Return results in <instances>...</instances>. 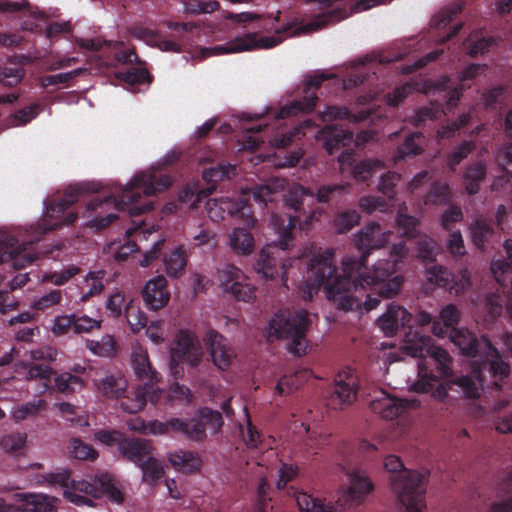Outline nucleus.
Returning a JSON list of instances; mask_svg holds the SVG:
<instances>
[{"label":"nucleus","mask_w":512,"mask_h":512,"mask_svg":"<svg viewBox=\"0 0 512 512\" xmlns=\"http://www.w3.org/2000/svg\"><path fill=\"white\" fill-rule=\"evenodd\" d=\"M421 132L409 134L404 142L397 148L394 156L395 160H402L407 156H416L422 152L421 142L423 140Z\"/></svg>","instance_id":"nucleus-44"},{"label":"nucleus","mask_w":512,"mask_h":512,"mask_svg":"<svg viewBox=\"0 0 512 512\" xmlns=\"http://www.w3.org/2000/svg\"><path fill=\"white\" fill-rule=\"evenodd\" d=\"M505 257L494 259L491 263V271L497 280L501 284V276L512 270V240L507 239L503 244Z\"/></svg>","instance_id":"nucleus-45"},{"label":"nucleus","mask_w":512,"mask_h":512,"mask_svg":"<svg viewBox=\"0 0 512 512\" xmlns=\"http://www.w3.org/2000/svg\"><path fill=\"white\" fill-rule=\"evenodd\" d=\"M196 415L190 419L171 418L162 422V434L176 433L190 441L203 442L207 437L206 426L213 434H218L224 425L222 414L210 407L199 408Z\"/></svg>","instance_id":"nucleus-10"},{"label":"nucleus","mask_w":512,"mask_h":512,"mask_svg":"<svg viewBox=\"0 0 512 512\" xmlns=\"http://www.w3.org/2000/svg\"><path fill=\"white\" fill-rule=\"evenodd\" d=\"M296 502L300 512H335L332 506L304 492L297 495Z\"/></svg>","instance_id":"nucleus-47"},{"label":"nucleus","mask_w":512,"mask_h":512,"mask_svg":"<svg viewBox=\"0 0 512 512\" xmlns=\"http://www.w3.org/2000/svg\"><path fill=\"white\" fill-rule=\"evenodd\" d=\"M142 471L143 482L154 485L160 479V463L151 455L138 465Z\"/></svg>","instance_id":"nucleus-53"},{"label":"nucleus","mask_w":512,"mask_h":512,"mask_svg":"<svg viewBox=\"0 0 512 512\" xmlns=\"http://www.w3.org/2000/svg\"><path fill=\"white\" fill-rule=\"evenodd\" d=\"M409 407L407 400L391 397L383 394L381 398L371 402V409L374 413L381 415L387 420H394L401 416Z\"/></svg>","instance_id":"nucleus-30"},{"label":"nucleus","mask_w":512,"mask_h":512,"mask_svg":"<svg viewBox=\"0 0 512 512\" xmlns=\"http://www.w3.org/2000/svg\"><path fill=\"white\" fill-rule=\"evenodd\" d=\"M42 480H38L37 483H48L50 485H59L62 488L69 489L71 485V472L67 469H64L60 472L49 473L47 475L41 476Z\"/></svg>","instance_id":"nucleus-62"},{"label":"nucleus","mask_w":512,"mask_h":512,"mask_svg":"<svg viewBox=\"0 0 512 512\" xmlns=\"http://www.w3.org/2000/svg\"><path fill=\"white\" fill-rule=\"evenodd\" d=\"M496 159L505 174L494 179L491 185L492 190H498L500 187H503L504 183L509 180L508 175L512 178V171L505 168V165H512V143L503 145L498 150Z\"/></svg>","instance_id":"nucleus-41"},{"label":"nucleus","mask_w":512,"mask_h":512,"mask_svg":"<svg viewBox=\"0 0 512 512\" xmlns=\"http://www.w3.org/2000/svg\"><path fill=\"white\" fill-rule=\"evenodd\" d=\"M203 349L198 338L187 330H181L176 337L175 345L171 348L170 373L174 379L184 374L183 364L192 367L200 364Z\"/></svg>","instance_id":"nucleus-12"},{"label":"nucleus","mask_w":512,"mask_h":512,"mask_svg":"<svg viewBox=\"0 0 512 512\" xmlns=\"http://www.w3.org/2000/svg\"><path fill=\"white\" fill-rule=\"evenodd\" d=\"M125 318L133 333H138L143 328L146 329V335L156 344L160 343V326L159 320L152 321L147 326L148 318L138 306L133 305L132 302L125 306Z\"/></svg>","instance_id":"nucleus-24"},{"label":"nucleus","mask_w":512,"mask_h":512,"mask_svg":"<svg viewBox=\"0 0 512 512\" xmlns=\"http://www.w3.org/2000/svg\"><path fill=\"white\" fill-rule=\"evenodd\" d=\"M71 455L79 460H94L97 458V451L80 439H72L70 442Z\"/></svg>","instance_id":"nucleus-56"},{"label":"nucleus","mask_w":512,"mask_h":512,"mask_svg":"<svg viewBox=\"0 0 512 512\" xmlns=\"http://www.w3.org/2000/svg\"><path fill=\"white\" fill-rule=\"evenodd\" d=\"M311 376L309 369H300L291 375L281 377L275 387V393L280 396L288 395L297 390Z\"/></svg>","instance_id":"nucleus-35"},{"label":"nucleus","mask_w":512,"mask_h":512,"mask_svg":"<svg viewBox=\"0 0 512 512\" xmlns=\"http://www.w3.org/2000/svg\"><path fill=\"white\" fill-rule=\"evenodd\" d=\"M141 294L148 310H160V275L150 279L143 287Z\"/></svg>","instance_id":"nucleus-43"},{"label":"nucleus","mask_w":512,"mask_h":512,"mask_svg":"<svg viewBox=\"0 0 512 512\" xmlns=\"http://www.w3.org/2000/svg\"><path fill=\"white\" fill-rule=\"evenodd\" d=\"M27 440L26 433L17 432L11 433L4 436L1 439L0 445L1 447L9 453H14L22 450L25 447Z\"/></svg>","instance_id":"nucleus-60"},{"label":"nucleus","mask_w":512,"mask_h":512,"mask_svg":"<svg viewBox=\"0 0 512 512\" xmlns=\"http://www.w3.org/2000/svg\"><path fill=\"white\" fill-rule=\"evenodd\" d=\"M159 185L160 181L155 174L139 172L126 186L116 184L109 196L93 197L87 203L89 216L109 206H113L119 212H127L130 217L139 216L152 209V203L146 198L156 194Z\"/></svg>","instance_id":"nucleus-3"},{"label":"nucleus","mask_w":512,"mask_h":512,"mask_svg":"<svg viewBox=\"0 0 512 512\" xmlns=\"http://www.w3.org/2000/svg\"><path fill=\"white\" fill-rule=\"evenodd\" d=\"M54 375L55 371L48 364H33L28 368L26 378L28 380H39L37 391L39 394H43L53 388L52 377Z\"/></svg>","instance_id":"nucleus-38"},{"label":"nucleus","mask_w":512,"mask_h":512,"mask_svg":"<svg viewBox=\"0 0 512 512\" xmlns=\"http://www.w3.org/2000/svg\"><path fill=\"white\" fill-rule=\"evenodd\" d=\"M348 477L350 486L337 501L341 507L359 505L373 490V483L365 472L356 470L349 473Z\"/></svg>","instance_id":"nucleus-20"},{"label":"nucleus","mask_w":512,"mask_h":512,"mask_svg":"<svg viewBox=\"0 0 512 512\" xmlns=\"http://www.w3.org/2000/svg\"><path fill=\"white\" fill-rule=\"evenodd\" d=\"M432 344V339L428 335H422L418 331L411 330L406 334L403 350L415 358L426 357Z\"/></svg>","instance_id":"nucleus-33"},{"label":"nucleus","mask_w":512,"mask_h":512,"mask_svg":"<svg viewBox=\"0 0 512 512\" xmlns=\"http://www.w3.org/2000/svg\"><path fill=\"white\" fill-rule=\"evenodd\" d=\"M347 17V11L343 8H334L313 17L308 23L301 27H296L294 23H287L281 29L276 30L274 36L257 37L256 34H247L221 45H216L207 49L211 54H228L250 51L256 48H272L280 44L284 37L282 34L297 35L302 33H311L327 27L329 24L337 23Z\"/></svg>","instance_id":"nucleus-4"},{"label":"nucleus","mask_w":512,"mask_h":512,"mask_svg":"<svg viewBox=\"0 0 512 512\" xmlns=\"http://www.w3.org/2000/svg\"><path fill=\"white\" fill-rule=\"evenodd\" d=\"M438 252V247L436 242L429 238L423 237L420 238L417 242V257L421 258L426 262L432 263L435 260V257Z\"/></svg>","instance_id":"nucleus-59"},{"label":"nucleus","mask_w":512,"mask_h":512,"mask_svg":"<svg viewBox=\"0 0 512 512\" xmlns=\"http://www.w3.org/2000/svg\"><path fill=\"white\" fill-rule=\"evenodd\" d=\"M120 408L130 414L137 413L142 410L146 403L150 401L157 404L160 400V391L158 387H152L143 384L135 390L126 391L118 398Z\"/></svg>","instance_id":"nucleus-18"},{"label":"nucleus","mask_w":512,"mask_h":512,"mask_svg":"<svg viewBox=\"0 0 512 512\" xmlns=\"http://www.w3.org/2000/svg\"><path fill=\"white\" fill-rule=\"evenodd\" d=\"M499 489L500 491H504L507 494V497L495 502L491 506L490 512H512V470L503 480Z\"/></svg>","instance_id":"nucleus-52"},{"label":"nucleus","mask_w":512,"mask_h":512,"mask_svg":"<svg viewBox=\"0 0 512 512\" xmlns=\"http://www.w3.org/2000/svg\"><path fill=\"white\" fill-rule=\"evenodd\" d=\"M118 451L123 458L137 466L151 455L149 442L141 438L124 437L119 443Z\"/></svg>","instance_id":"nucleus-29"},{"label":"nucleus","mask_w":512,"mask_h":512,"mask_svg":"<svg viewBox=\"0 0 512 512\" xmlns=\"http://www.w3.org/2000/svg\"><path fill=\"white\" fill-rule=\"evenodd\" d=\"M118 80L126 83L129 86L138 84H150L152 77L146 68L142 67H128L124 71H118L115 73Z\"/></svg>","instance_id":"nucleus-42"},{"label":"nucleus","mask_w":512,"mask_h":512,"mask_svg":"<svg viewBox=\"0 0 512 512\" xmlns=\"http://www.w3.org/2000/svg\"><path fill=\"white\" fill-rule=\"evenodd\" d=\"M86 348L96 356L111 357L116 352V342L113 336L107 334L99 341L86 340Z\"/></svg>","instance_id":"nucleus-46"},{"label":"nucleus","mask_w":512,"mask_h":512,"mask_svg":"<svg viewBox=\"0 0 512 512\" xmlns=\"http://www.w3.org/2000/svg\"><path fill=\"white\" fill-rule=\"evenodd\" d=\"M285 206L293 213L272 214L271 224L279 237V249L288 250L293 245L296 226L309 230L320 212L314 208V193L301 185L292 187L284 197Z\"/></svg>","instance_id":"nucleus-5"},{"label":"nucleus","mask_w":512,"mask_h":512,"mask_svg":"<svg viewBox=\"0 0 512 512\" xmlns=\"http://www.w3.org/2000/svg\"><path fill=\"white\" fill-rule=\"evenodd\" d=\"M143 222H139L138 226L133 228H128L126 230V241L121 246L117 248V250L114 252V259L117 262H123L126 261L131 254L138 251L137 244L130 240V237L140 228L141 224Z\"/></svg>","instance_id":"nucleus-54"},{"label":"nucleus","mask_w":512,"mask_h":512,"mask_svg":"<svg viewBox=\"0 0 512 512\" xmlns=\"http://www.w3.org/2000/svg\"><path fill=\"white\" fill-rule=\"evenodd\" d=\"M275 248L276 245H268L263 248L259 253L255 268L258 273H261L267 279H274L281 275L283 281L286 282V267L281 259L274 256L272 250Z\"/></svg>","instance_id":"nucleus-26"},{"label":"nucleus","mask_w":512,"mask_h":512,"mask_svg":"<svg viewBox=\"0 0 512 512\" xmlns=\"http://www.w3.org/2000/svg\"><path fill=\"white\" fill-rule=\"evenodd\" d=\"M440 112H444V109L440 105L431 104V106H424L415 111L411 117V123L415 126L424 124L427 120L436 119Z\"/></svg>","instance_id":"nucleus-58"},{"label":"nucleus","mask_w":512,"mask_h":512,"mask_svg":"<svg viewBox=\"0 0 512 512\" xmlns=\"http://www.w3.org/2000/svg\"><path fill=\"white\" fill-rule=\"evenodd\" d=\"M338 161L343 166H350L353 177L361 182L367 181L377 170L383 167L382 162L376 159H365L355 162V153L351 148L343 150L338 156Z\"/></svg>","instance_id":"nucleus-23"},{"label":"nucleus","mask_w":512,"mask_h":512,"mask_svg":"<svg viewBox=\"0 0 512 512\" xmlns=\"http://www.w3.org/2000/svg\"><path fill=\"white\" fill-rule=\"evenodd\" d=\"M357 396V379L351 369L339 372L335 378V384L329 396L326 405L331 409H342L345 405H350Z\"/></svg>","instance_id":"nucleus-16"},{"label":"nucleus","mask_w":512,"mask_h":512,"mask_svg":"<svg viewBox=\"0 0 512 512\" xmlns=\"http://www.w3.org/2000/svg\"><path fill=\"white\" fill-rule=\"evenodd\" d=\"M162 264L170 277H179L187 264V256L183 247L174 249L168 256L162 258Z\"/></svg>","instance_id":"nucleus-39"},{"label":"nucleus","mask_w":512,"mask_h":512,"mask_svg":"<svg viewBox=\"0 0 512 512\" xmlns=\"http://www.w3.org/2000/svg\"><path fill=\"white\" fill-rule=\"evenodd\" d=\"M14 512H54L57 499L43 493L20 492L13 494Z\"/></svg>","instance_id":"nucleus-21"},{"label":"nucleus","mask_w":512,"mask_h":512,"mask_svg":"<svg viewBox=\"0 0 512 512\" xmlns=\"http://www.w3.org/2000/svg\"><path fill=\"white\" fill-rule=\"evenodd\" d=\"M203 341L214 365L221 370H226L235 357V352L228 340L217 331L211 329L205 334Z\"/></svg>","instance_id":"nucleus-19"},{"label":"nucleus","mask_w":512,"mask_h":512,"mask_svg":"<svg viewBox=\"0 0 512 512\" xmlns=\"http://www.w3.org/2000/svg\"><path fill=\"white\" fill-rule=\"evenodd\" d=\"M89 495L96 499L100 498V493L94 482L86 480L72 479L70 488L63 490V497L77 506H93V500L88 498Z\"/></svg>","instance_id":"nucleus-27"},{"label":"nucleus","mask_w":512,"mask_h":512,"mask_svg":"<svg viewBox=\"0 0 512 512\" xmlns=\"http://www.w3.org/2000/svg\"><path fill=\"white\" fill-rule=\"evenodd\" d=\"M131 365L135 375L143 384L154 387L157 383V371L152 368L148 353L141 346H134L131 353Z\"/></svg>","instance_id":"nucleus-28"},{"label":"nucleus","mask_w":512,"mask_h":512,"mask_svg":"<svg viewBox=\"0 0 512 512\" xmlns=\"http://www.w3.org/2000/svg\"><path fill=\"white\" fill-rule=\"evenodd\" d=\"M169 462L179 472L191 474L197 472L202 464L200 457L190 451L179 450L169 454Z\"/></svg>","instance_id":"nucleus-32"},{"label":"nucleus","mask_w":512,"mask_h":512,"mask_svg":"<svg viewBox=\"0 0 512 512\" xmlns=\"http://www.w3.org/2000/svg\"><path fill=\"white\" fill-rule=\"evenodd\" d=\"M470 233L472 242L481 251L485 250L486 245L495 235L491 223L483 218L476 219L470 225Z\"/></svg>","instance_id":"nucleus-36"},{"label":"nucleus","mask_w":512,"mask_h":512,"mask_svg":"<svg viewBox=\"0 0 512 512\" xmlns=\"http://www.w3.org/2000/svg\"><path fill=\"white\" fill-rule=\"evenodd\" d=\"M105 272L100 270L97 272H90L85 279L88 286V290L83 293L82 300L86 301L92 296H95L102 292L104 285L102 279L104 278Z\"/></svg>","instance_id":"nucleus-57"},{"label":"nucleus","mask_w":512,"mask_h":512,"mask_svg":"<svg viewBox=\"0 0 512 512\" xmlns=\"http://www.w3.org/2000/svg\"><path fill=\"white\" fill-rule=\"evenodd\" d=\"M477 363L479 365V372L475 376L462 375L454 380V383L462 389L465 397L470 399H477L481 395L483 390L482 369H487L494 378L500 381L507 378L511 371L510 365L501 358L500 352L493 344L477 360Z\"/></svg>","instance_id":"nucleus-11"},{"label":"nucleus","mask_w":512,"mask_h":512,"mask_svg":"<svg viewBox=\"0 0 512 512\" xmlns=\"http://www.w3.org/2000/svg\"><path fill=\"white\" fill-rule=\"evenodd\" d=\"M218 280L223 291L230 293L237 301L249 302L255 297V290L246 283L243 272L232 264L218 270Z\"/></svg>","instance_id":"nucleus-15"},{"label":"nucleus","mask_w":512,"mask_h":512,"mask_svg":"<svg viewBox=\"0 0 512 512\" xmlns=\"http://www.w3.org/2000/svg\"><path fill=\"white\" fill-rule=\"evenodd\" d=\"M411 318L412 315L404 307L390 304L387 311L378 318L377 325L386 336L391 337L400 327H406Z\"/></svg>","instance_id":"nucleus-25"},{"label":"nucleus","mask_w":512,"mask_h":512,"mask_svg":"<svg viewBox=\"0 0 512 512\" xmlns=\"http://www.w3.org/2000/svg\"><path fill=\"white\" fill-rule=\"evenodd\" d=\"M460 319V313L457 307L453 304L445 306L439 315V318L432 323V333L438 337H445L450 334L452 329H457L455 326Z\"/></svg>","instance_id":"nucleus-31"},{"label":"nucleus","mask_w":512,"mask_h":512,"mask_svg":"<svg viewBox=\"0 0 512 512\" xmlns=\"http://www.w3.org/2000/svg\"><path fill=\"white\" fill-rule=\"evenodd\" d=\"M349 184H328L321 186L316 194V201L320 203H328L335 199L349 188Z\"/></svg>","instance_id":"nucleus-55"},{"label":"nucleus","mask_w":512,"mask_h":512,"mask_svg":"<svg viewBox=\"0 0 512 512\" xmlns=\"http://www.w3.org/2000/svg\"><path fill=\"white\" fill-rule=\"evenodd\" d=\"M486 166L477 161L470 164L463 175L465 190L469 195H475L480 190V184L486 177Z\"/></svg>","instance_id":"nucleus-34"},{"label":"nucleus","mask_w":512,"mask_h":512,"mask_svg":"<svg viewBox=\"0 0 512 512\" xmlns=\"http://www.w3.org/2000/svg\"><path fill=\"white\" fill-rule=\"evenodd\" d=\"M382 231L380 224L371 222L363 227L355 236V246L360 256H346L342 260V273L334 261V252L326 249L323 253L315 255L309 263V282L307 296L311 300L314 293L323 288L327 299L343 311L375 309L380 299L371 293H365V282L362 278L366 274L367 258L375 249H380L388 242V236Z\"/></svg>","instance_id":"nucleus-1"},{"label":"nucleus","mask_w":512,"mask_h":512,"mask_svg":"<svg viewBox=\"0 0 512 512\" xmlns=\"http://www.w3.org/2000/svg\"><path fill=\"white\" fill-rule=\"evenodd\" d=\"M236 175V166L231 164H219L215 167L206 169L203 172V179L207 183L214 184L224 179H231Z\"/></svg>","instance_id":"nucleus-48"},{"label":"nucleus","mask_w":512,"mask_h":512,"mask_svg":"<svg viewBox=\"0 0 512 512\" xmlns=\"http://www.w3.org/2000/svg\"><path fill=\"white\" fill-rule=\"evenodd\" d=\"M209 217L215 221L231 216L239 220L244 227H236L229 235V243L234 252L248 255L254 249V237L249 229L257 222L252 205L246 199L233 200L229 197L209 199L207 201Z\"/></svg>","instance_id":"nucleus-6"},{"label":"nucleus","mask_w":512,"mask_h":512,"mask_svg":"<svg viewBox=\"0 0 512 512\" xmlns=\"http://www.w3.org/2000/svg\"><path fill=\"white\" fill-rule=\"evenodd\" d=\"M320 119L323 122H332L334 120H347L350 123H358L368 118L367 113H361L359 115L353 114L345 106L330 105L319 114Z\"/></svg>","instance_id":"nucleus-37"},{"label":"nucleus","mask_w":512,"mask_h":512,"mask_svg":"<svg viewBox=\"0 0 512 512\" xmlns=\"http://www.w3.org/2000/svg\"><path fill=\"white\" fill-rule=\"evenodd\" d=\"M450 199V188L447 183L434 182L429 192L425 195V204L438 205L446 204Z\"/></svg>","instance_id":"nucleus-50"},{"label":"nucleus","mask_w":512,"mask_h":512,"mask_svg":"<svg viewBox=\"0 0 512 512\" xmlns=\"http://www.w3.org/2000/svg\"><path fill=\"white\" fill-rule=\"evenodd\" d=\"M328 78L329 76L324 73H315L306 76L302 96L281 107L276 114V119L284 120L296 116L299 113H309L313 111L318 101L316 91Z\"/></svg>","instance_id":"nucleus-13"},{"label":"nucleus","mask_w":512,"mask_h":512,"mask_svg":"<svg viewBox=\"0 0 512 512\" xmlns=\"http://www.w3.org/2000/svg\"><path fill=\"white\" fill-rule=\"evenodd\" d=\"M24 76L23 69L17 67H0V83L14 87L21 82Z\"/></svg>","instance_id":"nucleus-64"},{"label":"nucleus","mask_w":512,"mask_h":512,"mask_svg":"<svg viewBox=\"0 0 512 512\" xmlns=\"http://www.w3.org/2000/svg\"><path fill=\"white\" fill-rule=\"evenodd\" d=\"M82 385L83 380L70 372H64L54 377V387L61 393H73L76 386L81 387Z\"/></svg>","instance_id":"nucleus-51"},{"label":"nucleus","mask_w":512,"mask_h":512,"mask_svg":"<svg viewBox=\"0 0 512 512\" xmlns=\"http://www.w3.org/2000/svg\"><path fill=\"white\" fill-rule=\"evenodd\" d=\"M401 176L396 172L384 173L378 184V190L389 199H393L396 191L395 186L400 181Z\"/></svg>","instance_id":"nucleus-61"},{"label":"nucleus","mask_w":512,"mask_h":512,"mask_svg":"<svg viewBox=\"0 0 512 512\" xmlns=\"http://www.w3.org/2000/svg\"><path fill=\"white\" fill-rule=\"evenodd\" d=\"M98 186L94 183H80L70 185L63 195L52 197L46 202V218L37 226V234L34 239L20 243L14 232L0 231V264H8L16 270L23 269L40 257L35 244L40 236L57 230L63 225L73 224L78 215L69 208L78 201L81 194L97 192Z\"/></svg>","instance_id":"nucleus-2"},{"label":"nucleus","mask_w":512,"mask_h":512,"mask_svg":"<svg viewBox=\"0 0 512 512\" xmlns=\"http://www.w3.org/2000/svg\"><path fill=\"white\" fill-rule=\"evenodd\" d=\"M316 139L322 142L328 154L333 155L342 148L349 147L354 139V134L348 129L337 125H326L317 131Z\"/></svg>","instance_id":"nucleus-22"},{"label":"nucleus","mask_w":512,"mask_h":512,"mask_svg":"<svg viewBox=\"0 0 512 512\" xmlns=\"http://www.w3.org/2000/svg\"><path fill=\"white\" fill-rule=\"evenodd\" d=\"M447 337L459 348L460 353L466 357L481 358L492 344L488 337L478 338L473 332L465 328L452 329Z\"/></svg>","instance_id":"nucleus-17"},{"label":"nucleus","mask_w":512,"mask_h":512,"mask_svg":"<svg viewBox=\"0 0 512 512\" xmlns=\"http://www.w3.org/2000/svg\"><path fill=\"white\" fill-rule=\"evenodd\" d=\"M475 149V144L472 141H464L459 146L455 147L448 157V165L454 169L464 158H466Z\"/></svg>","instance_id":"nucleus-63"},{"label":"nucleus","mask_w":512,"mask_h":512,"mask_svg":"<svg viewBox=\"0 0 512 512\" xmlns=\"http://www.w3.org/2000/svg\"><path fill=\"white\" fill-rule=\"evenodd\" d=\"M98 390L107 398H119L127 388V381L120 376L108 375L97 383Z\"/></svg>","instance_id":"nucleus-40"},{"label":"nucleus","mask_w":512,"mask_h":512,"mask_svg":"<svg viewBox=\"0 0 512 512\" xmlns=\"http://www.w3.org/2000/svg\"><path fill=\"white\" fill-rule=\"evenodd\" d=\"M408 250L404 243H397L391 247L390 259L378 260L371 273L362 278L365 282V293H371L373 297L390 299L398 294L403 284V277L395 275L406 256Z\"/></svg>","instance_id":"nucleus-8"},{"label":"nucleus","mask_w":512,"mask_h":512,"mask_svg":"<svg viewBox=\"0 0 512 512\" xmlns=\"http://www.w3.org/2000/svg\"><path fill=\"white\" fill-rule=\"evenodd\" d=\"M310 325L311 320L307 310L281 309L269 322V334L279 339L289 340V351L301 356L306 352V335Z\"/></svg>","instance_id":"nucleus-9"},{"label":"nucleus","mask_w":512,"mask_h":512,"mask_svg":"<svg viewBox=\"0 0 512 512\" xmlns=\"http://www.w3.org/2000/svg\"><path fill=\"white\" fill-rule=\"evenodd\" d=\"M426 276L429 283L444 288L455 295L466 292L472 285L470 273L467 269L454 275L447 268L433 264L426 268Z\"/></svg>","instance_id":"nucleus-14"},{"label":"nucleus","mask_w":512,"mask_h":512,"mask_svg":"<svg viewBox=\"0 0 512 512\" xmlns=\"http://www.w3.org/2000/svg\"><path fill=\"white\" fill-rule=\"evenodd\" d=\"M359 221L360 215L356 210H346L335 216L333 224L336 232L343 234L358 225Z\"/></svg>","instance_id":"nucleus-49"},{"label":"nucleus","mask_w":512,"mask_h":512,"mask_svg":"<svg viewBox=\"0 0 512 512\" xmlns=\"http://www.w3.org/2000/svg\"><path fill=\"white\" fill-rule=\"evenodd\" d=\"M384 467L391 473V488L406 507V512H423L426 508L425 493L429 473L406 469L395 455L385 458Z\"/></svg>","instance_id":"nucleus-7"}]
</instances>
